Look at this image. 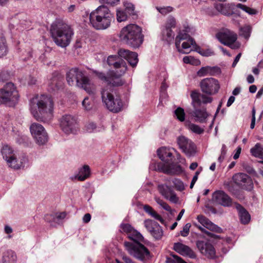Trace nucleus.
I'll use <instances>...</instances> for the list:
<instances>
[{
    "label": "nucleus",
    "mask_w": 263,
    "mask_h": 263,
    "mask_svg": "<svg viewBox=\"0 0 263 263\" xmlns=\"http://www.w3.org/2000/svg\"><path fill=\"white\" fill-rule=\"evenodd\" d=\"M175 114L180 121L182 122L184 120L185 114L183 108L178 107L175 111Z\"/></svg>",
    "instance_id": "09e8293b"
},
{
    "label": "nucleus",
    "mask_w": 263,
    "mask_h": 263,
    "mask_svg": "<svg viewBox=\"0 0 263 263\" xmlns=\"http://www.w3.org/2000/svg\"><path fill=\"white\" fill-rule=\"evenodd\" d=\"M212 200L223 206H230L232 203L231 198L222 191H216L213 193Z\"/></svg>",
    "instance_id": "412c9836"
},
{
    "label": "nucleus",
    "mask_w": 263,
    "mask_h": 263,
    "mask_svg": "<svg viewBox=\"0 0 263 263\" xmlns=\"http://www.w3.org/2000/svg\"><path fill=\"white\" fill-rule=\"evenodd\" d=\"M215 8L223 15H230L232 14L231 6L229 4H217L215 5Z\"/></svg>",
    "instance_id": "473e14b6"
},
{
    "label": "nucleus",
    "mask_w": 263,
    "mask_h": 263,
    "mask_svg": "<svg viewBox=\"0 0 263 263\" xmlns=\"http://www.w3.org/2000/svg\"><path fill=\"white\" fill-rule=\"evenodd\" d=\"M143 210L144 211L151 215L152 217L154 218L157 220H159L162 223H163L164 220L162 218V217L158 214L152 207L148 205H145L143 206Z\"/></svg>",
    "instance_id": "72a5a7b5"
},
{
    "label": "nucleus",
    "mask_w": 263,
    "mask_h": 263,
    "mask_svg": "<svg viewBox=\"0 0 263 263\" xmlns=\"http://www.w3.org/2000/svg\"><path fill=\"white\" fill-rule=\"evenodd\" d=\"M173 249L176 252L182 256H187L191 258L196 257V254L194 251L189 246L182 243H175Z\"/></svg>",
    "instance_id": "393cba45"
},
{
    "label": "nucleus",
    "mask_w": 263,
    "mask_h": 263,
    "mask_svg": "<svg viewBox=\"0 0 263 263\" xmlns=\"http://www.w3.org/2000/svg\"><path fill=\"white\" fill-rule=\"evenodd\" d=\"M155 200L156 202L161 206L164 210L165 211L169 212L171 214H173L174 212H175V210H172L171 206L163 200L161 199L160 198L155 197Z\"/></svg>",
    "instance_id": "a19ab883"
},
{
    "label": "nucleus",
    "mask_w": 263,
    "mask_h": 263,
    "mask_svg": "<svg viewBox=\"0 0 263 263\" xmlns=\"http://www.w3.org/2000/svg\"><path fill=\"white\" fill-rule=\"evenodd\" d=\"M235 100V98L234 96H231L227 102V106L228 107L230 106L234 102Z\"/></svg>",
    "instance_id": "774afa93"
},
{
    "label": "nucleus",
    "mask_w": 263,
    "mask_h": 263,
    "mask_svg": "<svg viewBox=\"0 0 263 263\" xmlns=\"http://www.w3.org/2000/svg\"><path fill=\"white\" fill-rule=\"evenodd\" d=\"M240 43L239 42H235L231 43L230 44L227 45L233 49H238L240 47Z\"/></svg>",
    "instance_id": "bf43d9fd"
},
{
    "label": "nucleus",
    "mask_w": 263,
    "mask_h": 263,
    "mask_svg": "<svg viewBox=\"0 0 263 263\" xmlns=\"http://www.w3.org/2000/svg\"><path fill=\"white\" fill-rule=\"evenodd\" d=\"M157 154L159 158L162 161L161 163L166 164L172 161V153L170 148L162 147L158 149Z\"/></svg>",
    "instance_id": "bb28decb"
},
{
    "label": "nucleus",
    "mask_w": 263,
    "mask_h": 263,
    "mask_svg": "<svg viewBox=\"0 0 263 263\" xmlns=\"http://www.w3.org/2000/svg\"><path fill=\"white\" fill-rule=\"evenodd\" d=\"M1 103L9 106H14L18 102L19 95L12 83H8L0 89Z\"/></svg>",
    "instance_id": "9d476101"
},
{
    "label": "nucleus",
    "mask_w": 263,
    "mask_h": 263,
    "mask_svg": "<svg viewBox=\"0 0 263 263\" xmlns=\"http://www.w3.org/2000/svg\"><path fill=\"white\" fill-rule=\"evenodd\" d=\"M161 34L162 40L167 42L171 41L174 37V34L172 30L165 27H163Z\"/></svg>",
    "instance_id": "4c0bfd02"
},
{
    "label": "nucleus",
    "mask_w": 263,
    "mask_h": 263,
    "mask_svg": "<svg viewBox=\"0 0 263 263\" xmlns=\"http://www.w3.org/2000/svg\"><path fill=\"white\" fill-rule=\"evenodd\" d=\"M114 17L109 9L101 6L91 12L90 22L93 28L97 30H104L108 28Z\"/></svg>",
    "instance_id": "423d86ee"
},
{
    "label": "nucleus",
    "mask_w": 263,
    "mask_h": 263,
    "mask_svg": "<svg viewBox=\"0 0 263 263\" xmlns=\"http://www.w3.org/2000/svg\"><path fill=\"white\" fill-rule=\"evenodd\" d=\"M91 219V215L90 214L87 213L84 215L83 218V221L85 223H87L90 221Z\"/></svg>",
    "instance_id": "69168bd1"
},
{
    "label": "nucleus",
    "mask_w": 263,
    "mask_h": 263,
    "mask_svg": "<svg viewBox=\"0 0 263 263\" xmlns=\"http://www.w3.org/2000/svg\"><path fill=\"white\" fill-rule=\"evenodd\" d=\"M191 224L189 223H186L183 228V230L180 231V235L183 237H186L188 235L190 231Z\"/></svg>",
    "instance_id": "5fc2aeb1"
},
{
    "label": "nucleus",
    "mask_w": 263,
    "mask_h": 263,
    "mask_svg": "<svg viewBox=\"0 0 263 263\" xmlns=\"http://www.w3.org/2000/svg\"><path fill=\"white\" fill-rule=\"evenodd\" d=\"M27 162V158L25 156H18L16 154L12 158L6 162L8 166L14 169L23 167Z\"/></svg>",
    "instance_id": "b1692460"
},
{
    "label": "nucleus",
    "mask_w": 263,
    "mask_h": 263,
    "mask_svg": "<svg viewBox=\"0 0 263 263\" xmlns=\"http://www.w3.org/2000/svg\"><path fill=\"white\" fill-rule=\"evenodd\" d=\"M100 1L102 3L107 4L110 5H115L118 4L120 0H100Z\"/></svg>",
    "instance_id": "13d9d810"
},
{
    "label": "nucleus",
    "mask_w": 263,
    "mask_h": 263,
    "mask_svg": "<svg viewBox=\"0 0 263 263\" xmlns=\"http://www.w3.org/2000/svg\"><path fill=\"white\" fill-rule=\"evenodd\" d=\"M240 31L242 32V34L244 36L246 37H248L249 36V28L248 26H246L242 28H241Z\"/></svg>",
    "instance_id": "052dcab7"
},
{
    "label": "nucleus",
    "mask_w": 263,
    "mask_h": 263,
    "mask_svg": "<svg viewBox=\"0 0 263 263\" xmlns=\"http://www.w3.org/2000/svg\"><path fill=\"white\" fill-rule=\"evenodd\" d=\"M201 55L209 57L214 54V52L211 49H207L206 50H202L198 51Z\"/></svg>",
    "instance_id": "6e6d98bb"
},
{
    "label": "nucleus",
    "mask_w": 263,
    "mask_h": 263,
    "mask_svg": "<svg viewBox=\"0 0 263 263\" xmlns=\"http://www.w3.org/2000/svg\"><path fill=\"white\" fill-rule=\"evenodd\" d=\"M66 79L70 86L76 85L83 88L89 94L95 92V87L83 72L78 68H72L67 73Z\"/></svg>",
    "instance_id": "0eeeda50"
},
{
    "label": "nucleus",
    "mask_w": 263,
    "mask_h": 263,
    "mask_svg": "<svg viewBox=\"0 0 263 263\" xmlns=\"http://www.w3.org/2000/svg\"><path fill=\"white\" fill-rule=\"evenodd\" d=\"M241 56V53H239V54H237V55L236 57L233 64H232V66L234 67H235L237 63H238V62L239 61L240 57Z\"/></svg>",
    "instance_id": "338daca9"
},
{
    "label": "nucleus",
    "mask_w": 263,
    "mask_h": 263,
    "mask_svg": "<svg viewBox=\"0 0 263 263\" xmlns=\"http://www.w3.org/2000/svg\"><path fill=\"white\" fill-rule=\"evenodd\" d=\"M36 80L35 78H34L31 76L29 77L28 80H27V83H28V85H32L35 84L36 83Z\"/></svg>",
    "instance_id": "0e129e2a"
},
{
    "label": "nucleus",
    "mask_w": 263,
    "mask_h": 263,
    "mask_svg": "<svg viewBox=\"0 0 263 263\" xmlns=\"http://www.w3.org/2000/svg\"><path fill=\"white\" fill-rule=\"evenodd\" d=\"M160 194L166 199L169 200L171 202L176 203L178 201V197L174 191L168 186L164 184L158 186Z\"/></svg>",
    "instance_id": "5701e85b"
},
{
    "label": "nucleus",
    "mask_w": 263,
    "mask_h": 263,
    "mask_svg": "<svg viewBox=\"0 0 263 263\" xmlns=\"http://www.w3.org/2000/svg\"><path fill=\"white\" fill-rule=\"evenodd\" d=\"M235 208L237 210L241 223H248L250 220V216L248 212L239 204L235 203Z\"/></svg>",
    "instance_id": "c85d7f7f"
},
{
    "label": "nucleus",
    "mask_w": 263,
    "mask_h": 263,
    "mask_svg": "<svg viewBox=\"0 0 263 263\" xmlns=\"http://www.w3.org/2000/svg\"><path fill=\"white\" fill-rule=\"evenodd\" d=\"M128 237L133 241L132 243L141 242L144 239L143 236L135 229L130 233H128Z\"/></svg>",
    "instance_id": "e433bc0d"
},
{
    "label": "nucleus",
    "mask_w": 263,
    "mask_h": 263,
    "mask_svg": "<svg viewBox=\"0 0 263 263\" xmlns=\"http://www.w3.org/2000/svg\"><path fill=\"white\" fill-rule=\"evenodd\" d=\"M197 219L198 221L205 228L211 230L212 231H214L217 233H221L222 232V229L218 227L217 226L214 224L211 221H210L208 218L202 215H199L198 216Z\"/></svg>",
    "instance_id": "a878e982"
},
{
    "label": "nucleus",
    "mask_w": 263,
    "mask_h": 263,
    "mask_svg": "<svg viewBox=\"0 0 263 263\" xmlns=\"http://www.w3.org/2000/svg\"><path fill=\"white\" fill-rule=\"evenodd\" d=\"M176 24V21L175 18L172 16H170L167 18L165 25L164 27L171 29L172 28H175Z\"/></svg>",
    "instance_id": "8fccbe9b"
},
{
    "label": "nucleus",
    "mask_w": 263,
    "mask_h": 263,
    "mask_svg": "<svg viewBox=\"0 0 263 263\" xmlns=\"http://www.w3.org/2000/svg\"><path fill=\"white\" fill-rule=\"evenodd\" d=\"M144 226L151 234L156 239L162 238L163 232L160 226L156 221L146 219L144 222Z\"/></svg>",
    "instance_id": "dca6fc26"
},
{
    "label": "nucleus",
    "mask_w": 263,
    "mask_h": 263,
    "mask_svg": "<svg viewBox=\"0 0 263 263\" xmlns=\"http://www.w3.org/2000/svg\"><path fill=\"white\" fill-rule=\"evenodd\" d=\"M173 183L174 186L178 190L182 191L184 190V185L181 181L177 179H174L173 180Z\"/></svg>",
    "instance_id": "603ef678"
},
{
    "label": "nucleus",
    "mask_w": 263,
    "mask_h": 263,
    "mask_svg": "<svg viewBox=\"0 0 263 263\" xmlns=\"http://www.w3.org/2000/svg\"><path fill=\"white\" fill-rule=\"evenodd\" d=\"M216 37L220 43L227 45L236 41L237 35L234 32L228 29H224L216 34Z\"/></svg>",
    "instance_id": "a211bd4d"
},
{
    "label": "nucleus",
    "mask_w": 263,
    "mask_h": 263,
    "mask_svg": "<svg viewBox=\"0 0 263 263\" xmlns=\"http://www.w3.org/2000/svg\"><path fill=\"white\" fill-rule=\"evenodd\" d=\"M1 153L4 159H5L6 162L16 154L12 147L8 145H5L2 147Z\"/></svg>",
    "instance_id": "7c9ffc66"
},
{
    "label": "nucleus",
    "mask_w": 263,
    "mask_h": 263,
    "mask_svg": "<svg viewBox=\"0 0 263 263\" xmlns=\"http://www.w3.org/2000/svg\"><path fill=\"white\" fill-rule=\"evenodd\" d=\"M118 53L120 58L126 60L132 66H136L138 62V54L136 52L127 49H120L118 50Z\"/></svg>",
    "instance_id": "4be33fe9"
},
{
    "label": "nucleus",
    "mask_w": 263,
    "mask_h": 263,
    "mask_svg": "<svg viewBox=\"0 0 263 263\" xmlns=\"http://www.w3.org/2000/svg\"><path fill=\"white\" fill-rule=\"evenodd\" d=\"M66 214L65 212L57 213L54 218V221L58 222L60 220L63 219L65 218Z\"/></svg>",
    "instance_id": "4d7b16f0"
},
{
    "label": "nucleus",
    "mask_w": 263,
    "mask_h": 263,
    "mask_svg": "<svg viewBox=\"0 0 263 263\" xmlns=\"http://www.w3.org/2000/svg\"><path fill=\"white\" fill-rule=\"evenodd\" d=\"M173 257L174 259L173 260L170 259L171 261H176L177 263H186L180 257L177 255H173Z\"/></svg>",
    "instance_id": "e2e57ef3"
},
{
    "label": "nucleus",
    "mask_w": 263,
    "mask_h": 263,
    "mask_svg": "<svg viewBox=\"0 0 263 263\" xmlns=\"http://www.w3.org/2000/svg\"><path fill=\"white\" fill-rule=\"evenodd\" d=\"M188 127L190 130L197 134H201L204 132L203 129L201 128L199 126L193 123L190 124Z\"/></svg>",
    "instance_id": "de8ad7c7"
},
{
    "label": "nucleus",
    "mask_w": 263,
    "mask_h": 263,
    "mask_svg": "<svg viewBox=\"0 0 263 263\" xmlns=\"http://www.w3.org/2000/svg\"><path fill=\"white\" fill-rule=\"evenodd\" d=\"M30 134L39 145L45 144L48 140V134L44 127L39 123H32L29 127Z\"/></svg>",
    "instance_id": "f8f14e48"
},
{
    "label": "nucleus",
    "mask_w": 263,
    "mask_h": 263,
    "mask_svg": "<svg viewBox=\"0 0 263 263\" xmlns=\"http://www.w3.org/2000/svg\"><path fill=\"white\" fill-rule=\"evenodd\" d=\"M236 7L238 8H240L251 15L256 14L257 13V11L254 9H252L249 7H247L246 5H242L241 4H238L236 5Z\"/></svg>",
    "instance_id": "c03bdc74"
},
{
    "label": "nucleus",
    "mask_w": 263,
    "mask_h": 263,
    "mask_svg": "<svg viewBox=\"0 0 263 263\" xmlns=\"http://www.w3.org/2000/svg\"><path fill=\"white\" fill-rule=\"evenodd\" d=\"M107 63L109 66H112L115 71H109L107 75L99 71H95L94 73L102 81L106 84L114 86L122 85L123 81L120 77L127 70L126 62L117 55H110L108 57Z\"/></svg>",
    "instance_id": "f03ea898"
},
{
    "label": "nucleus",
    "mask_w": 263,
    "mask_h": 263,
    "mask_svg": "<svg viewBox=\"0 0 263 263\" xmlns=\"http://www.w3.org/2000/svg\"><path fill=\"white\" fill-rule=\"evenodd\" d=\"M156 9L160 13L163 15H165L174 10V8L171 6L156 7Z\"/></svg>",
    "instance_id": "a18cd8bd"
},
{
    "label": "nucleus",
    "mask_w": 263,
    "mask_h": 263,
    "mask_svg": "<svg viewBox=\"0 0 263 263\" xmlns=\"http://www.w3.org/2000/svg\"><path fill=\"white\" fill-rule=\"evenodd\" d=\"M86 128L88 132H100L101 129L99 127H97L96 124L93 122H90L88 123L86 125Z\"/></svg>",
    "instance_id": "3c124183"
},
{
    "label": "nucleus",
    "mask_w": 263,
    "mask_h": 263,
    "mask_svg": "<svg viewBox=\"0 0 263 263\" xmlns=\"http://www.w3.org/2000/svg\"><path fill=\"white\" fill-rule=\"evenodd\" d=\"M121 40L127 45L138 48L143 43L144 36L142 28L135 24H130L124 27L120 33Z\"/></svg>",
    "instance_id": "39448f33"
},
{
    "label": "nucleus",
    "mask_w": 263,
    "mask_h": 263,
    "mask_svg": "<svg viewBox=\"0 0 263 263\" xmlns=\"http://www.w3.org/2000/svg\"><path fill=\"white\" fill-rule=\"evenodd\" d=\"M124 245L128 253L137 259L143 260L149 255L148 250L141 242L131 243L125 241Z\"/></svg>",
    "instance_id": "9b49d317"
},
{
    "label": "nucleus",
    "mask_w": 263,
    "mask_h": 263,
    "mask_svg": "<svg viewBox=\"0 0 263 263\" xmlns=\"http://www.w3.org/2000/svg\"><path fill=\"white\" fill-rule=\"evenodd\" d=\"M124 6L125 7L126 12L129 15L136 14L135 7L133 4L128 2H125L124 3Z\"/></svg>",
    "instance_id": "37998d69"
},
{
    "label": "nucleus",
    "mask_w": 263,
    "mask_h": 263,
    "mask_svg": "<svg viewBox=\"0 0 263 263\" xmlns=\"http://www.w3.org/2000/svg\"><path fill=\"white\" fill-rule=\"evenodd\" d=\"M220 72V68L217 67H202L197 72L198 76L202 77L205 76H215Z\"/></svg>",
    "instance_id": "cd10ccee"
},
{
    "label": "nucleus",
    "mask_w": 263,
    "mask_h": 263,
    "mask_svg": "<svg viewBox=\"0 0 263 263\" xmlns=\"http://www.w3.org/2000/svg\"><path fill=\"white\" fill-rule=\"evenodd\" d=\"M191 97L192 99V105L194 107V110L189 112L192 117L194 118L196 122L200 123L205 122L206 120L209 116V114L204 108L199 109L202 103L207 104L211 103L213 99L212 97L201 94L196 90L191 92Z\"/></svg>",
    "instance_id": "20e7f679"
},
{
    "label": "nucleus",
    "mask_w": 263,
    "mask_h": 263,
    "mask_svg": "<svg viewBox=\"0 0 263 263\" xmlns=\"http://www.w3.org/2000/svg\"><path fill=\"white\" fill-rule=\"evenodd\" d=\"M177 143L180 148L187 156H191L195 153L194 144L185 137L181 136L178 137Z\"/></svg>",
    "instance_id": "f3484780"
},
{
    "label": "nucleus",
    "mask_w": 263,
    "mask_h": 263,
    "mask_svg": "<svg viewBox=\"0 0 263 263\" xmlns=\"http://www.w3.org/2000/svg\"><path fill=\"white\" fill-rule=\"evenodd\" d=\"M49 86L53 91L59 89L62 87L63 82L58 77H53L49 82Z\"/></svg>",
    "instance_id": "f704fd0d"
},
{
    "label": "nucleus",
    "mask_w": 263,
    "mask_h": 263,
    "mask_svg": "<svg viewBox=\"0 0 263 263\" xmlns=\"http://www.w3.org/2000/svg\"><path fill=\"white\" fill-rule=\"evenodd\" d=\"M175 46L178 51L183 54H188L192 51L197 50L195 41L185 30L180 31L176 36Z\"/></svg>",
    "instance_id": "1a4fd4ad"
},
{
    "label": "nucleus",
    "mask_w": 263,
    "mask_h": 263,
    "mask_svg": "<svg viewBox=\"0 0 263 263\" xmlns=\"http://www.w3.org/2000/svg\"><path fill=\"white\" fill-rule=\"evenodd\" d=\"M233 179L236 184L246 190L251 191L253 189L252 180L246 174H236L233 176Z\"/></svg>",
    "instance_id": "2eb2a0df"
},
{
    "label": "nucleus",
    "mask_w": 263,
    "mask_h": 263,
    "mask_svg": "<svg viewBox=\"0 0 263 263\" xmlns=\"http://www.w3.org/2000/svg\"><path fill=\"white\" fill-rule=\"evenodd\" d=\"M251 154L257 158L263 159V147L260 143H256L255 146L250 149Z\"/></svg>",
    "instance_id": "c9c22d12"
},
{
    "label": "nucleus",
    "mask_w": 263,
    "mask_h": 263,
    "mask_svg": "<svg viewBox=\"0 0 263 263\" xmlns=\"http://www.w3.org/2000/svg\"><path fill=\"white\" fill-rule=\"evenodd\" d=\"M82 106L85 110H90L93 107V103L92 99L89 97H85L82 102Z\"/></svg>",
    "instance_id": "79ce46f5"
},
{
    "label": "nucleus",
    "mask_w": 263,
    "mask_h": 263,
    "mask_svg": "<svg viewBox=\"0 0 263 263\" xmlns=\"http://www.w3.org/2000/svg\"><path fill=\"white\" fill-rule=\"evenodd\" d=\"M50 31L56 45L63 48L67 47L70 44L73 34L70 27L60 19H57L53 22Z\"/></svg>",
    "instance_id": "7ed1b4c3"
},
{
    "label": "nucleus",
    "mask_w": 263,
    "mask_h": 263,
    "mask_svg": "<svg viewBox=\"0 0 263 263\" xmlns=\"http://www.w3.org/2000/svg\"><path fill=\"white\" fill-rule=\"evenodd\" d=\"M196 246L201 254L208 258H213L215 256L214 247L208 241L198 240Z\"/></svg>",
    "instance_id": "aec40b11"
},
{
    "label": "nucleus",
    "mask_w": 263,
    "mask_h": 263,
    "mask_svg": "<svg viewBox=\"0 0 263 263\" xmlns=\"http://www.w3.org/2000/svg\"><path fill=\"white\" fill-rule=\"evenodd\" d=\"M60 126L63 132L66 135L76 134L78 126L77 120L74 117L66 115L61 119Z\"/></svg>",
    "instance_id": "ddd939ff"
},
{
    "label": "nucleus",
    "mask_w": 263,
    "mask_h": 263,
    "mask_svg": "<svg viewBox=\"0 0 263 263\" xmlns=\"http://www.w3.org/2000/svg\"><path fill=\"white\" fill-rule=\"evenodd\" d=\"M90 175L89 166L87 165H84L79 169L78 173L76 175L75 178L78 180L82 181L88 178Z\"/></svg>",
    "instance_id": "c756f323"
},
{
    "label": "nucleus",
    "mask_w": 263,
    "mask_h": 263,
    "mask_svg": "<svg viewBox=\"0 0 263 263\" xmlns=\"http://www.w3.org/2000/svg\"><path fill=\"white\" fill-rule=\"evenodd\" d=\"M7 53V47L6 40L2 33H0V58L5 55Z\"/></svg>",
    "instance_id": "58836bf2"
},
{
    "label": "nucleus",
    "mask_w": 263,
    "mask_h": 263,
    "mask_svg": "<svg viewBox=\"0 0 263 263\" xmlns=\"http://www.w3.org/2000/svg\"><path fill=\"white\" fill-rule=\"evenodd\" d=\"M16 255L15 252L12 250H7L4 253L3 256V263H15Z\"/></svg>",
    "instance_id": "2f4dec72"
},
{
    "label": "nucleus",
    "mask_w": 263,
    "mask_h": 263,
    "mask_svg": "<svg viewBox=\"0 0 263 263\" xmlns=\"http://www.w3.org/2000/svg\"><path fill=\"white\" fill-rule=\"evenodd\" d=\"M183 61L185 64H190L192 65H198L200 62L199 60L195 59L192 56H185L183 58Z\"/></svg>",
    "instance_id": "49530a36"
},
{
    "label": "nucleus",
    "mask_w": 263,
    "mask_h": 263,
    "mask_svg": "<svg viewBox=\"0 0 263 263\" xmlns=\"http://www.w3.org/2000/svg\"><path fill=\"white\" fill-rule=\"evenodd\" d=\"M112 92L108 85L105 86L101 91L102 100L108 110L118 112L123 109V103L120 97L115 98Z\"/></svg>",
    "instance_id": "6e6552de"
},
{
    "label": "nucleus",
    "mask_w": 263,
    "mask_h": 263,
    "mask_svg": "<svg viewBox=\"0 0 263 263\" xmlns=\"http://www.w3.org/2000/svg\"><path fill=\"white\" fill-rule=\"evenodd\" d=\"M129 15L125 11L121 8H118L116 10L117 20L118 22H122L127 20Z\"/></svg>",
    "instance_id": "ea45409f"
},
{
    "label": "nucleus",
    "mask_w": 263,
    "mask_h": 263,
    "mask_svg": "<svg viewBox=\"0 0 263 263\" xmlns=\"http://www.w3.org/2000/svg\"><path fill=\"white\" fill-rule=\"evenodd\" d=\"M226 146L225 145H222V148H221V154L220 157L218 158L219 160H221V159H223L224 158V157L226 154Z\"/></svg>",
    "instance_id": "680f3d73"
},
{
    "label": "nucleus",
    "mask_w": 263,
    "mask_h": 263,
    "mask_svg": "<svg viewBox=\"0 0 263 263\" xmlns=\"http://www.w3.org/2000/svg\"><path fill=\"white\" fill-rule=\"evenodd\" d=\"M200 85L202 91L208 95H213L216 93L220 88V85L218 80L213 78H205L202 80Z\"/></svg>",
    "instance_id": "4468645a"
},
{
    "label": "nucleus",
    "mask_w": 263,
    "mask_h": 263,
    "mask_svg": "<svg viewBox=\"0 0 263 263\" xmlns=\"http://www.w3.org/2000/svg\"><path fill=\"white\" fill-rule=\"evenodd\" d=\"M121 228L123 232H126L127 234V236L128 235V233H130V232L134 230L130 224L127 223L122 224L121 225Z\"/></svg>",
    "instance_id": "864d4df0"
},
{
    "label": "nucleus",
    "mask_w": 263,
    "mask_h": 263,
    "mask_svg": "<svg viewBox=\"0 0 263 263\" xmlns=\"http://www.w3.org/2000/svg\"><path fill=\"white\" fill-rule=\"evenodd\" d=\"M53 99L47 95H36L30 100L31 114L39 121H50L53 117Z\"/></svg>",
    "instance_id": "f257e3e1"
},
{
    "label": "nucleus",
    "mask_w": 263,
    "mask_h": 263,
    "mask_svg": "<svg viewBox=\"0 0 263 263\" xmlns=\"http://www.w3.org/2000/svg\"><path fill=\"white\" fill-rule=\"evenodd\" d=\"M156 169L160 171L167 174H179L182 172V168L179 165L171 163L169 162L168 163H158Z\"/></svg>",
    "instance_id": "6ab92c4d"
}]
</instances>
